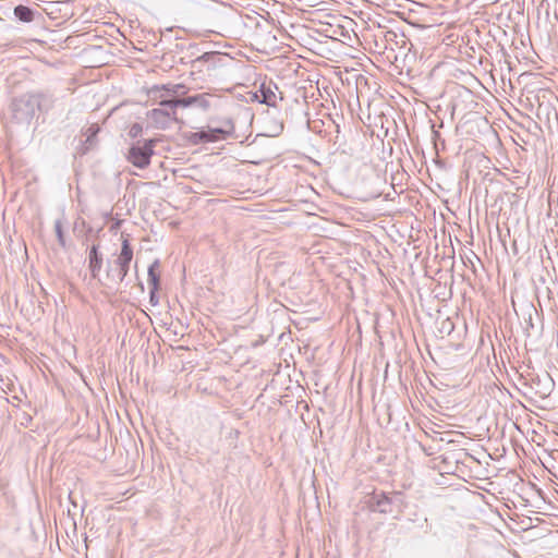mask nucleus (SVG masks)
Segmentation results:
<instances>
[{
	"label": "nucleus",
	"instance_id": "0eeeda50",
	"mask_svg": "<svg viewBox=\"0 0 558 558\" xmlns=\"http://www.w3.org/2000/svg\"><path fill=\"white\" fill-rule=\"evenodd\" d=\"M214 99V95L208 93L198 94L195 96H190L185 98H178L177 104L182 107H198L203 110H207L211 106V100Z\"/></svg>",
	"mask_w": 558,
	"mask_h": 558
},
{
	"label": "nucleus",
	"instance_id": "6ab92c4d",
	"mask_svg": "<svg viewBox=\"0 0 558 558\" xmlns=\"http://www.w3.org/2000/svg\"><path fill=\"white\" fill-rule=\"evenodd\" d=\"M96 132H97V130L96 131H90V134L92 135H96Z\"/></svg>",
	"mask_w": 558,
	"mask_h": 558
},
{
	"label": "nucleus",
	"instance_id": "f8f14e48",
	"mask_svg": "<svg viewBox=\"0 0 558 558\" xmlns=\"http://www.w3.org/2000/svg\"><path fill=\"white\" fill-rule=\"evenodd\" d=\"M159 266V260L155 259L148 267V284L149 287H154V289H159L160 275L157 271Z\"/></svg>",
	"mask_w": 558,
	"mask_h": 558
},
{
	"label": "nucleus",
	"instance_id": "f257e3e1",
	"mask_svg": "<svg viewBox=\"0 0 558 558\" xmlns=\"http://www.w3.org/2000/svg\"><path fill=\"white\" fill-rule=\"evenodd\" d=\"M121 252L113 262V267L108 269V277L122 282L130 270V264L133 259V248L129 241V234L121 233Z\"/></svg>",
	"mask_w": 558,
	"mask_h": 558
},
{
	"label": "nucleus",
	"instance_id": "f3484780",
	"mask_svg": "<svg viewBox=\"0 0 558 558\" xmlns=\"http://www.w3.org/2000/svg\"><path fill=\"white\" fill-rule=\"evenodd\" d=\"M32 421V416L27 413H23L21 424L27 426Z\"/></svg>",
	"mask_w": 558,
	"mask_h": 558
},
{
	"label": "nucleus",
	"instance_id": "7ed1b4c3",
	"mask_svg": "<svg viewBox=\"0 0 558 558\" xmlns=\"http://www.w3.org/2000/svg\"><path fill=\"white\" fill-rule=\"evenodd\" d=\"M13 117L21 123H29L37 111L32 93L15 98L12 102Z\"/></svg>",
	"mask_w": 558,
	"mask_h": 558
},
{
	"label": "nucleus",
	"instance_id": "4468645a",
	"mask_svg": "<svg viewBox=\"0 0 558 558\" xmlns=\"http://www.w3.org/2000/svg\"><path fill=\"white\" fill-rule=\"evenodd\" d=\"M53 227H54V232H56V235H57L59 244L62 247H65L66 246V242H65V238H64V233H63V221L61 219H57L54 221V226Z\"/></svg>",
	"mask_w": 558,
	"mask_h": 558
},
{
	"label": "nucleus",
	"instance_id": "423d86ee",
	"mask_svg": "<svg viewBox=\"0 0 558 558\" xmlns=\"http://www.w3.org/2000/svg\"><path fill=\"white\" fill-rule=\"evenodd\" d=\"M36 104L37 111L41 113L50 112L58 101L57 96L50 90H38L32 93Z\"/></svg>",
	"mask_w": 558,
	"mask_h": 558
},
{
	"label": "nucleus",
	"instance_id": "ddd939ff",
	"mask_svg": "<svg viewBox=\"0 0 558 558\" xmlns=\"http://www.w3.org/2000/svg\"><path fill=\"white\" fill-rule=\"evenodd\" d=\"M14 15L21 22L31 23L34 21L35 13L31 8L20 4L14 8Z\"/></svg>",
	"mask_w": 558,
	"mask_h": 558
},
{
	"label": "nucleus",
	"instance_id": "f03ea898",
	"mask_svg": "<svg viewBox=\"0 0 558 558\" xmlns=\"http://www.w3.org/2000/svg\"><path fill=\"white\" fill-rule=\"evenodd\" d=\"M154 140L138 141L130 147L126 154V160L140 169L147 168L154 154Z\"/></svg>",
	"mask_w": 558,
	"mask_h": 558
},
{
	"label": "nucleus",
	"instance_id": "20e7f679",
	"mask_svg": "<svg viewBox=\"0 0 558 558\" xmlns=\"http://www.w3.org/2000/svg\"><path fill=\"white\" fill-rule=\"evenodd\" d=\"M180 107L177 99H167L160 101V107L149 112V118L158 125L165 128L170 122L177 121L175 109Z\"/></svg>",
	"mask_w": 558,
	"mask_h": 558
},
{
	"label": "nucleus",
	"instance_id": "6e6552de",
	"mask_svg": "<svg viewBox=\"0 0 558 558\" xmlns=\"http://www.w3.org/2000/svg\"><path fill=\"white\" fill-rule=\"evenodd\" d=\"M220 60L221 54L219 52H205L204 54L192 61V69L201 72L205 68L209 71L214 69Z\"/></svg>",
	"mask_w": 558,
	"mask_h": 558
},
{
	"label": "nucleus",
	"instance_id": "9d476101",
	"mask_svg": "<svg viewBox=\"0 0 558 558\" xmlns=\"http://www.w3.org/2000/svg\"><path fill=\"white\" fill-rule=\"evenodd\" d=\"M227 133H228L227 131H225L222 129H218V128L208 129V130L195 133L194 138H197L199 142H203V143H210V142H216V141L225 138V135Z\"/></svg>",
	"mask_w": 558,
	"mask_h": 558
},
{
	"label": "nucleus",
	"instance_id": "aec40b11",
	"mask_svg": "<svg viewBox=\"0 0 558 558\" xmlns=\"http://www.w3.org/2000/svg\"><path fill=\"white\" fill-rule=\"evenodd\" d=\"M96 132H97V130L96 131H90V134L92 135H96Z\"/></svg>",
	"mask_w": 558,
	"mask_h": 558
},
{
	"label": "nucleus",
	"instance_id": "39448f33",
	"mask_svg": "<svg viewBox=\"0 0 558 558\" xmlns=\"http://www.w3.org/2000/svg\"><path fill=\"white\" fill-rule=\"evenodd\" d=\"M253 99L269 107H277L278 101L283 100V94L274 82L269 81L260 84L253 94Z\"/></svg>",
	"mask_w": 558,
	"mask_h": 558
},
{
	"label": "nucleus",
	"instance_id": "a211bd4d",
	"mask_svg": "<svg viewBox=\"0 0 558 558\" xmlns=\"http://www.w3.org/2000/svg\"><path fill=\"white\" fill-rule=\"evenodd\" d=\"M142 131V126L138 125V124H134L131 130H130V134L132 136H136L140 132Z\"/></svg>",
	"mask_w": 558,
	"mask_h": 558
},
{
	"label": "nucleus",
	"instance_id": "2eb2a0df",
	"mask_svg": "<svg viewBox=\"0 0 558 558\" xmlns=\"http://www.w3.org/2000/svg\"><path fill=\"white\" fill-rule=\"evenodd\" d=\"M161 89H165L166 92H168L169 94H183L185 93L184 89H185V86L182 85V84H168V85H162L161 86Z\"/></svg>",
	"mask_w": 558,
	"mask_h": 558
},
{
	"label": "nucleus",
	"instance_id": "1a4fd4ad",
	"mask_svg": "<svg viewBox=\"0 0 558 558\" xmlns=\"http://www.w3.org/2000/svg\"><path fill=\"white\" fill-rule=\"evenodd\" d=\"M99 245L94 244L89 250L88 255V268L90 270L92 277L97 278L101 267H102V256L99 253Z\"/></svg>",
	"mask_w": 558,
	"mask_h": 558
},
{
	"label": "nucleus",
	"instance_id": "dca6fc26",
	"mask_svg": "<svg viewBox=\"0 0 558 558\" xmlns=\"http://www.w3.org/2000/svg\"><path fill=\"white\" fill-rule=\"evenodd\" d=\"M149 288H150L149 301H150L151 305L156 306L159 302V299L157 296L158 289H154V287H149Z\"/></svg>",
	"mask_w": 558,
	"mask_h": 558
},
{
	"label": "nucleus",
	"instance_id": "9b49d317",
	"mask_svg": "<svg viewBox=\"0 0 558 558\" xmlns=\"http://www.w3.org/2000/svg\"><path fill=\"white\" fill-rule=\"evenodd\" d=\"M390 505L391 499L385 493L373 494L372 506L374 510H377L380 513H388L390 512Z\"/></svg>",
	"mask_w": 558,
	"mask_h": 558
}]
</instances>
